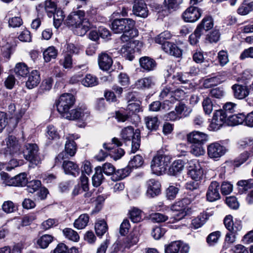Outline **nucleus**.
Returning a JSON list of instances; mask_svg holds the SVG:
<instances>
[{
    "instance_id": "nucleus-37",
    "label": "nucleus",
    "mask_w": 253,
    "mask_h": 253,
    "mask_svg": "<svg viewBox=\"0 0 253 253\" xmlns=\"http://www.w3.org/2000/svg\"><path fill=\"white\" fill-rule=\"evenodd\" d=\"M63 234L66 238L73 242H77L80 240L78 233L70 228H66L62 231Z\"/></svg>"
},
{
    "instance_id": "nucleus-21",
    "label": "nucleus",
    "mask_w": 253,
    "mask_h": 253,
    "mask_svg": "<svg viewBox=\"0 0 253 253\" xmlns=\"http://www.w3.org/2000/svg\"><path fill=\"white\" fill-rule=\"evenodd\" d=\"M221 126V109L216 110L213 115V117L208 129L210 130L217 131Z\"/></svg>"
},
{
    "instance_id": "nucleus-29",
    "label": "nucleus",
    "mask_w": 253,
    "mask_h": 253,
    "mask_svg": "<svg viewBox=\"0 0 253 253\" xmlns=\"http://www.w3.org/2000/svg\"><path fill=\"white\" fill-rule=\"evenodd\" d=\"M175 111L180 118L188 116L192 112V109L183 102H179L175 107Z\"/></svg>"
},
{
    "instance_id": "nucleus-49",
    "label": "nucleus",
    "mask_w": 253,
    "mask_h": 253,
    "mask_svg": "<svg viewBox=\"0 0 253 253\" xmlns=\"http://www.w3.org/2000/svg\"><path fill=\"white\" fill-rule=\"evenodd\" d=\"M65 150L67 154L70 156H74L77 150L76 143L74 141H66L65 145Z\"/></svg>"
},
{
    "instance_id": "nucleus-5",
    "label": "nucleus",
    "mask_w": 253,
    "mask_h": 253,
    "mask_svg": "<svg viewBox=\"0 0 253 253\" xmlns=\"http://www.w3.org/2000/svg\"><path fill=\"white\" fill-rule=\"evenodd\" d=\"M170 160L169 156L160 154L156 155L154 157L151 164L153 173L157 175L165 173Z\"/></svg>"
},
{
    "instance_id": "nucleus-33",
    "label": "nucleus",
    "mask_w": 253,
    "mask_h": 253,
    "mask_svg": "<svg viewBox=\"0 0 253 253\" xmlns=\"http://www.w3.org/2000/svg\"><path fill=\"white\" fill-rule=\"evenodd\" d=\"M95 230L98 236L103 235L108 230V226L106 222L102 219H98L95 224Z\"/></svg>"
},
{
    "instance_id": "nucleus-1",
    "label": "nucleus",
    "mask_w": 253,
    "mask_h": 253,
    "mask_svg": "<svg viewBox=\"0 0 253 253\" xmlns=\"http://www.w3.org/2000/svg\"><path fill=\"white\" fill-rule=\"evenodd\" d=\"M134 25L135 21L130 18L115 19L111 25V29L114 33H123L121 40L124 43L119 51L122 56L130 61L134 58V52H140L143 46L141 42L131 39L137 35V31L134 29Z\"/></svg>"
},
{
    "instance_id": "nucleus-19",
    "label": "nucleus",
    "mask_w": 253,
    "mask_h": 253,
    "mask_svg": "<svg viewBox=\"0 0 253 253\" xmlns=\"http://www.w3.org/2000/svg\"><path fill=\"white\" fill-rule=\"evenodd\" d=\"M234 96L238 99H242L249 95L250 89L247 86L235 84L232 86Z\"/></svg>"
},
{
    "instance_id": "nucleus-41",
    "label": "nucleus",
    "mask_w": 253,
    "mask_h": 253,
    "mask_svg": "<svg viewBox=\"0 0 253 253\" xmlns=\"http://www.w3.org/2000/svg\"><path fill=\"white\" fill-rule=\"evenodd\" d=\"M14 72L18 76L25 77L29 73V68L24 63H18L15 65Z\"/></svg>"
},
{
    "instance_id": "nucleus-9",
    "label": "nucleus",
    "mask_w": 253,
    "mask_h": 253,
    "mask_svg": "<svg viewBox=\"0 0 253 253\" xmlns=\"http://www.w3.org/2000/svg\"><path fill=\"white\" fill-rule=\"evenodd\" d=\"M187 174L193 180L198 181L202 179L204 169L197 160H192L188 162Z\"/></svg>"
},
{
    "instance_id": "nucleus-50",
    "label": "nucleus",
    "mask_w": 253,
    "mask_h": 253,
    "mask_svg": "<svg viewBox=\"0 0 253 253\" xmlns=\"http://www.w3.org/2000/svg\"><path fill=\"white\" fill-rule=\"evenodd\" d=\"M2 209L5 212L10 213L16 211L17 210V207L12 201H7L3 203Z\"/></svg>"
},
{
    "instance_id": "nucleus-64",
    "label": "nucleus",
    "mask_w": 253,
    "mask_h": 253,
    "mask_svg": "<svg viewBox=\"0 0 253 253\" xmlns=\"http://www.w3.org/2000/svg\"><path fill=\"white\" fill-rule=\"evenodd\" d=\"M53 253H71V248L69 250L65 244L60 243L53 250Z\"/></svg>"
},
{
    "instance_id": "nucleus-60",
    "label": "nucleus",
    "mask_w": 253,
    "mask_h": 253,
    "mask_svg": "<svg viewBox=\"0 0 253 253\" xmlns=\"http://www.w3.org/2000/svg\"><path fill=\"white\" fill-rule=\"evenodd\" d=\"M182 1L183 0H165L164 3L169 9L175 10Z\"/></svg>"
},
{
    "instance_id": "nucleus-35",
    "label": "nucleus",
    "mask_w": 253,
    "mask_h": 253,
    "mask_svg": "<svg viewBox=\"0 0 253 253\" xmlns=\"http://www.w3.org/2000/svg\"><path fill=\"white\" fill-rule=\"evenodd\" d=\"M57 50L54 46L48 47L43 52L44 61L48 62L52 59H55L57 55Z\"/></svg>"
},
{
    "instance_id": "nucleus-42",
    "label": "nucleus",
    "mask_w": 253,
    "mask_h": 253,
    "mask_svg": "<svg viewBox=\"0 0 253 253\" xmlns=\"http://www.w3.org/2000/svg\"><path fill=\"white\" fill-rule=\"evenodd\" d=\"M213 26V19L211 16L205 17L197 26V28H200V31L203 33V30L208 31L211 29Z\"/></svg>"
},
{
    "instance_id": "nucleus-43",
    "label": "nucleus",
    "mask_w": 253,
    "mask_h": 253,
    "mask_svg": "<svg viewBox=\"0 0 253 253\" xmlns=\"http://www.w3.org/2000/svg\"><path fill=\"white\" fill-rule=\"evenodd\" d=\"M53 237L48 234H45L41 236L37 241V245L42 249L46 248L51 243Z\"/></svg>"
},
{
    "instance_id": "nucleus-31",
    "label": "nucleus",
    "mask_w": 253,
    "mask_h": 253,
    "mask_svg": "<svg viewBox=\"0 0 253 253\" xmlns=\"http://www.w3.org/2000/svg\"><path fill=\"white\" fill-rule=\"evenodd\" d=\"M58 6L55 0H46L44 2V10L49 17H51Z\"/></svg>"
},
{
    "instance_id": "nucleus-38",
    "label": "nucleus",
    "mask_w": 253,
    "mask_h": 253,
    "mask_svg": "<svg viewBox=\"0 0 253 253\" xmlns=\"http://www.w3.org/2000/svg\"><path fill=\"white\" fill-rule=\"evenodd\" d=\"M253 10V1L248 2L244 1L238 9V14L246 15Z\"/></svg>"
},
{
    "instance_id": "nucleus-24",
    "label": "nucleus",
    "mask_w": 253,
    "mask_h": 253,
    "mask_svg": "<svg viewBox=\"0 0 253 253\" xmlns=\"http://www.w3.org/2000/svg\"><path fill=\"white\" fill-rule=\"evenodd\" d=\"M155 84V79L153 77H147L138 80L135 84V86L139 89H148L153 87Z\"/></svg>"
},
{
    "instance_id": "nucleus-47",
    "label": "nucleus",
    "mask_w": 253,
    "mask_h": 253,
    "mask_svg": "<svg viewBox=\"0 0 253 253\" xmlns=\"http://www.w3.org/2000/svg\"><path fill=\"white\" fill-rule=\"evenodd\" d=\"M59 7V9L56 10L52 16H53L54 25L56 28L60 26L65 17L63 11Z\"/></svg>"
},
{
    "instance_id": "nucleus-44",
    "label": "nucleus",
    "mask_w": 253,
    "mask_h": 253,
    "mask_svg": "<svg viewBox=\"0 0 253 253\" xmlns=\"http://www.w3.org/2000/svg\"><path fill=\"white\" fill-rule=\"evenodd\" d=\"M13 186H23L27 183V174L25 172L21 173L13 177Z\"/></svg>"
},
{
    "instance_id": "nucleus-52",
    "label": "nucleus",
    "mask_w": 253,
    "mask_h": 253,
    "mask_svg": "<svg viewBox=\"0 0 253 253\" xmlns=\"http://www.w3.org/2000/svg\"><path fill=\"white\" fill-rule=\"evenodd\" d=\"M14 157V158L13 159H12L9 161L8 166L6 168V170L7 171H10L15 168L21 166L24 164L23 158H19L17 157Z\"/></svg>"
},
{
    "instance_id": "nucleus-14",
    "label": "nucleus",
    "mask_w": 253,
    "mask_h": 253,
    "mask_svg": "<svg viewBox=\"0 0 253 253\" xmlns=\"http://www.w3.org/2000/svg\"><path fill=\"white\" fill-rule=\"evenodd\" d=\"M187 138L190 143L204 144L208 141V135L200 131H193L187 134Z\"/></svg>"
},
{
    "instance_id": "nucleus-39",
    "label": "nucleus",
    "mask_w": 253,
    "mask_h": 253,
    "mask_svg": "<svg viewBox=\"0 0 253 253\" xmlns=\"http://www.w3.org/2000/svg\"><path fill=\"white\" fill-rule=\"evenodd\" d=\"M46 136L49 140H57L59 139L60 135L57 128L53 125H48L46 128Z\"/></svg>"
},
{
    "instance_id": "nucleus-56",
    "label": "nucleus",
    "mask_w": 253,
    "mask_h": 253,
    "mask_svg": "<svg viewBox=\"0 0 253 253\" xmlns=\"http://www.w3.org/2000/svg\"><path fill=\"white\" fill-rule=\"evenodd\" d=\"M23 24V21L20 16H14L9 18L8 26L12 28L19 27Z\"/></svg>"
},
{
    "instance_id": "nucleus-55",
    "label": "nucleus",
    "mask_w": 253,
    "mask_h": 253,
    "mask_svg": "<svg viewBox=\"0 0 253 253\" xmlns=\"http://www.w3.org/2000/svg\"><path fill=\"white\" fill-rule=\"evenodd\" d=\"M143 164V158L139 155L134 156L129 162V166L131 168H138L141 167Z\"/></svg>"
},
{
    "instance_id": "nucleus-34",
    "label": "nucleus",
    "mask_w": 253,
    "mask_h": 253,
    "mask_svg": "<svg viewBox=\"0 0 253 253\" xmlns=\"http://www.w3.org/2000/svg\"><path fill=\"white\" fill-rule=\"evenodd\" d=\"M207 212L203 213L192 220L191 227L194 229L201 227L208 218Z\"/></svg>"
},
{
    "instance_id": "nucleus-45",
    "label": "nucleus",
    "mask_w": 253,
    "mask_h": 253,
    "mask_svg": "<svg viewBox=\"0 0 253 253\" xmlns=\"http://www.w3.org/2000/svg\"><path fill=\"white\" fill-rule=\"evenodd\" d=\"M190 152L196 157L203 155L205 154V150L203 147V144L191 143Z\"/></svg>"
},
{
    "instance_id": "nucleus-16",
    "label": "nucleus",
    "mask_w": 253,
    "mask_h": 253,
    "mask_svg": "<svg viewBox=\"0 0 253 253\" xmlns=\"http://www.w3.org/2000/svg\"><path fill=\"white\" fill-rule=\"evenodd\" d=\"M161 193V184L157 180L150 179L147 182V195L153 198L159 195Z\"/></svg>"
},
{
    "instance_id": "nucleus-7",
    "label": "nucleus",
    "mask_w": 253,
    "mask_h": 253,
    "mask_svg": "<svg viewBox=\"0 0 253 253\" xmlns=\"http://www.w3.org/2000/svg\"><path fill=\"white\" fill-rule=\"evenodd\" d=\"M3 142L5 143L6 145L3 150L5 155H10L19 158H22L20 145L16 137L13 135L8 136Z\"/></svg>"
},
{
    "instance_id": "nucleus-63",
    "label": "nucleus",
    "mask_w": 253,
    "mask_h": 253,
    "mask_svg": "<svg viewBox=\"0 0 253 253\" xmlns=\"http://www.w3.org/2000/svg\"><path fill=\"white\" fill-rule=\"evenodd\" d=\"M237 185L242 187L243 189L247 190L253 187V179L240 180L238 182Z\"/></svg>"
},
{
    "instance_id": "nucleus-18",
    "label": "nucleus",
    "mask_w": 253,
    "mask_h": 253,
    "mask_svg": "<svg viewBox=\"0 0 253 253\" xmlns=\"http://www.w3.org/2000/svg\"><path fill=\"white\" fill-rule=\"evenodd\" d=\"M98 62L100 68L104 71L109 70L113 64L112 57L105 52L101 53L98 56Z\"/></svg>"
},
{
    "instance_id": "nucleus-53",
    "label": "nucleus",
    "mask_w": 253,
    "mask_h": 253,
    "mask_svg": "<svg viewBox=\"0 0 253 253\" xmlns=\"http://www.w3.org/2000/svg\"><path fill=\"white\" fill-rule=\"evenodd\" d=\"M179 189L177 187L173 185H170L166 190V196L168 199L173 200L175 198L176 195L178 193Z\"/></svg>"
},
{
    "instance_id": "nucleus-57",
    "label": "nucleus",
    "mask_w": 253,
    "mask_h": 253,
    "mask_svg": "<svg viewBox=\"0 0 253 253\" xmlns=\"http://www.w3.org/2000/svg\"><path fill=\"white\" fill-rule=\"evenodd\" d=\"M37 219V216L34 213H31L25 215L22 220V225L23 226H28L33 223Z\"/></svg>"
},
{
    "instance_id": "nucleus-36",
    "label": "nucleus",
    "mask_w": 253,
    "mask_h": 253,
    "mask_svg": "<svg viewBox=\"0 0 253 253\" xmlns=\"http://www.w3.org/2000/svg\"><path fill=\"white\" fill-rule=\"evenodd\" d=\"M142 211L139 209L132 207L129 211V216L131 220L134 223H137L142 220Z\"/></svg>"
},
{
    "instance_id": "nucleus-46",
    "label": "nucleus",
    "mask_w": 253,
    "mask_h": 253,
    "mask_svg": "<svg viewBox=\"0 0 253 253\" xmlns=\"http://www.w3.org/2000/svg\"><path fill=\"white\" fill-rule=\"evenodd\" d=\"M221 82V81L220 76L214 77L205 79L203 83V85L205 88H210L220 84Z\"/></svg>"
},
{
    "instance_id": "nucleus-4",
    "label": "nucleus",
    "mask_w": 253,
    "mask_h": 253,
    "mask_svg": "<svg viewBox=\"0 0 253 253\" xmlns=\"http://www.w3.org/2000/svg\"><path fill=\"white\" fill-rule=\"evenodd\" d=\"M24 148V149L21 151L22 158L36 166L41 163L42 157L39 152V147L36 144H26Z\"/></svg>"
},
{
    "instance_id": "nucleus-2",
    "label": "nucleus",
    "mask_w": 253,
    "mask_h": 253,
    "mask_svg": "<svg viewBox=\"0 0 253 253\" xmlns=\"http://www.w3.org/2000/svg\"><path fill=\"white\" fill-rule=\"evenodd\" d=\"M75 102V98L72 94H63L56 101L57 110L63 118L68 120H86L90 116V111L85 105L70 110Z\"/></svg>"
},
{
    "instance_id": "nucleus-23",
    "label": "nucleus",
    "mask_w": 253,
    "mask_h": 253,
    "mask_svg": "<svg viewBox=\"0 0 253 253\" xmlns=\"http://www.w3.org/2000/svg\"><path fill=\"white\" fill-rule=\"evenodd\" d=\"M63 168L66 174H70L74 176L79 175L80 169L79 166L72 161H64Z\"/></svg>"
},
{
    "instance_id": "nucleus-13",
    "label": "nucleus",
    "mask_w": 253,
    "mask_h": 253,
    "mask_svg": "<svg viewBox=\"0 0 253 253\" xmlns=\"http://www.w3.org/2000/svg\"><path fill=\"white\" fill-rule=\"evenodd\" d=\"M80 78L79 76H74L71 78L70 82L74 84L81 81L82 84L86 87H92L98 84V79L95 76L90 74L85 75L82 80Z\"/></svg>"
},
{
    "instance_id": "nucleus-32",
    "label": "nucleus",
    "mask_w": 253,
    "mask_h": 253,
    "mask_svg": "<svg viewBox=\"0 0 253 253\" xmlns=\"http://www.w3.org/2000/svg\"><path fill=\"white\" fill-rule=\"evenodd\" d=\"M89 216L87 214H82L78 218L75 220L74 223V227L78 229H82L85 228L89 221Z\"/></svg>"
},
{
    "instance_id": "nucleus-51",
    "label": "nucleus",
    "mask_w": 253,
    "mask_h": 253,
    "mask_svg": "<svg viewBox=\"0 0 253 253\" xmlns=\"http://www.w3.org/2000/svg\"><path fill=\"white\" fill-rule=\"evenodd\" d=\"M27 190L28 192L31 193H34L41 186V181L39 180H34L29 181L27 183Z\"/></svg>"
},
{
    "instance_id": "nucleus-48",
    "label": "nucleus",
    "mask_w": 253,
    "mask_h": 253,
    "mask_svg": "<svg viewBox=\"0 0 253 253\" xmlns=\"http://www.w3.org/2000/svg\"><path fill=\"white\" fill-rule=\"evenodd\" d=\"M180 242L174 241L165 246V253H178L180 250Z\"/></svg>"
},
{
    "instance_id": "nucleus-58",
    "label": "nucleus",
    "mask_w": 253,
    "mask_h": 253,
    "mask_svg": "<svg viewBox=\"0 0 253 253\" xmlns=\"http://www.w3.org/2000/svg\"><path fill=\"white\" fill-rule=\"evenodd\" d=\"M58 224V221L57 219L54 218H49L42 223V229L47 230L57 226Z\"/></svg>"
},
{
    "instance_id": "nucleus-28",
    "label": "nucleus",
    "mask_w": 253,
    "mask_h": 253,
    "mask_svg": "<svg viewBox=\"0 0 253 253\" xmlns=\"http://www.w3.org/2000/svg\"><path fill=\"white\" fill-rule=\"evenodd\" d=\"M184 163L182 160H178L174 161L168 170V174L170 175H177L183 170Z\"/></svg>"
},
{
    "instance_id": "nucleus-17",
    "label": "nucleus",
    "mask_w": 253,
    "mask_h": 253,
    "mask_svg": "<svg viewBox=\"0 0 253 253\" xmlns=\"http://www.w3.org/2000/svg\"><path fill=\"white\" fill-rule=\"evenodd\" d=\"M139 233L138 230L135 229L129 233L122 244L125 249H129L136 245L139 241Z\"/></svg>"
},
{
    "instance_id": "nucleus-54",
    "label": "nucleus",
    "mask_w": 253,
    "mask_h": 253,
    "mask_svg": "<svg viewBox=\"0 0 253 253\" xmlns=\"http://www.w3.org/2000/svg\"><path fill=\"white\" fill-rule=\"evenodd\" d=\"M203 34V33L200 31L199 28H196L194 33L192 34L189 37V41L190 44L192 45L197 44Z\"/></svg>"
},
{
    "instance_id": "nucleus-25",
    "label": "nucleus",
    "mask_w": 253,
    "mask_h": 253,
    "mask_svg": "<svg viewBox=\"0 0 253 253\" xmlns=\"http://www.w3.org/2000/svg\"><path fill=\"white\" fill-rule=\"evenodd\" d=\"M139 64L140 67L146 71H151L156 68V62L150 57L144 56L140 58Z\"/></svg>"
},
{
    "instance_id": "nucleus-8",
    "label": "nucleus",
    "mask_w": 253,
    "mask_h": 253,
    "mask_svg": "<svg viewBox=\"0 0 253 253\" xmlns=\"http://www.w3.org/2000/svg\"><path fill=\"white\" fill-rule=\"evenodd\" d=\"M186 200L177 201L170 206V210L173 212H178L171 217L167 222L169 223H174L183 218L187 214L188 208L186 204Z\"/></svg>"
},
{
    "instance_id": "nucleus-26",
    "label": "nucleus",
    "mask_w": 253,
    "mask_h": 253,
    "mask_svg": "<svg viewBox=\"0 0 253 253\" xmlns=\"http://www.w3.org/2000/svg\"><path fill=\"white\" fill-rule=\"evenodd\" d=\"M185 92L179 88H175L173 87L172 98L171 100L166 99L164 102V108L169 109V104L173 103L174 100H178L183 98L185 96Z\"/></svg>"
},
{
    "instance_id": "nucleus-40",
    "label": "nucleus",
    "mask_w": 253,
    "mask_h": 253,
    "mask_svg": "<svg viewBox=\"0 0 253 253\" xmlns=\"http://www.w3.org/2000/svg\"><path fill=\"white\" fill-rule=\"evenodd\" d=\"M104 176L102 173L101 167L99 166L95 168V172L92 176V184L94 186L98 187L102 182Z\"/></svg>"
},
{
    "instance_id": "nucleus-27",
    "label": "nucleus",
    "mask_w": 253,
    "mask_h": 253,
    "mask_svg": "<svg viewBox=\"0 0 253 253\" xmlns=\"http://www.w3.org/2000/svg\"><path fill=\"white\" fill-rule=\"evenodd\" d=\"M40 81L39 72L37 70H33L29 76L28 80L26 83V85L29 89L33 88L38 85Z\"/></svg>"
},
{
    "instance_id": "nucleus-12",
    "label": "nucleus",
    "mask_w": 253,
    "mask_h": 253,
    "mask_svg": "<svg viewBox=\"0 0 253 253\" xmlns=\"http://www.w3.org/2000/svg\"><path fill=\"white\" fill-rule=\"evenodd\" d=\"M201 16V11L198 7L191 6L186 9L182 14V18L187 22H194Z\"/></svg>"
},
{
    "instance_id": "nucleus-22",
    "label": "nucleus",
    "mask_w": 253,
    "mask_h": 253,
    "mask_svg": "<svg viewBox=\"0 0 253 253\" xmlns=\"http://www.w3.org/2000/svg\"><path fill=\"white\" fill-rule=\"evenodd\" d=\"M162 48L166 53L176 57H179L181 55V50L176 44L166 41L162 45Z\"/></svg>"
},
{
    "instance_id": "nucleus-6",
    "label": "nucleus",
    "mask_w": 253,
    "mask_h": 253,
    "mask_svg": "<svg viewBox=\"0 0 253 253\" xmlns=\"http://www.w3.org/2000/svg\"><path fill=\"white\" fill-rule=\"evenodd\" d=\"M121 136L126 142L132 141L131 152L135 153L139 148L140 142V132L138 130L134 131L132 126H127L122 129Z\"/></svg>"
},
{
    "instance_id": "nucleus-59",
    "label": "nucleus",
    "mask_w": 253,
    "mask_h": 253,
    "mask_svg": "<svg viewBox=\"0 0 253 253\" xmlns=\"http://www.w3.org/2000/svg\"><path fill=\"white\" fill-rule=\"evenodd\" d=\"M18 39L23 42H30L32 41V37L29 31L24 29L19 34Z\"/></svg>"
},
{
    "instance_id": "nucleus-15",
    "label": "nucleus",
    "mask_w": 253,
    "mask_h": 253,
    "mask_svg": "<svg viewBox=\"0 0 253 253\" xmlns=\"http://www.w3.org/2000/svg\"><path fill=\"white\" fill-rule=\"evenodd\" d=\"M133 13L142 18H146L148 15V10L146 4L143 0L135 1L133 6Z\"/></svg>"
},
{
    "instance_id": "nucleus-62",
    "label": "nucleus",
    "mask_w": 253,
    "mask_h": 253,
    "mask_svg": "<svg viewBox=\"0 0 253 253\" xmlns=\"http://www.w3.org/2000/svg\"><path fill=\"white\" fill-rule=\"evenodd\" d=\"M225 203L227 205L233 209H237L239 207V204L237 199L234 196H230L226 198Z\"/></svg>"
},
{
    "instance_id": "nucleus-11",
    "label": "nucleus",
    "mask_w": 253,
    "mask_h": 253,
    "mask_svg": "<svg viewBox=\"0 0 253 253\" xmlns=\"http://www.w3.org/2000/svg\"><path fill=\"white\" fill-rule=\"evenodd\" d=\"M221 192V185L220 183L216 181L211 182L206 194L207 200L210 202H214L219 199Z\"/></svg>"
},
{
    "instance_id": "nucleus-3",
    "label": "nucleus",
    "mask_w": 253,
    "mask_h": 253,
    "mask_svg": "<svg viewBox=\"0 0 253 253\" xmlns=\"http://www.w3.org/2000/svg\"><path fill=\"white\" fill-rule=\"evenodd\" d=\"M84 12L78 10L71 13L65 20V24L78 36H84L91 27L88 20L84 18Z\"/></svg>"
},
{
    "instance_id": "nucleus-10",
    "label": "nucleus",
    "mask_w": 253,
    "mask_h": 253,
    "mask_svg": "<svg viewBox=\"0 0 253 253\" xmlns=\"http://www.w3.org/2000/svg\"><path fill=\"white\" fill-rule=\"evenodd\" d=\"M122 144V142L118 138L114 137L112 139L111 143L104 144V147L108 151L109 155L117 160L120 159L125 154L124 150L119 147Z\"/></svg>"
},
{
    "instance_id": "nucleus-20",
    "label": "nucleus",
    "mask_w": 253,
    "mask_h": 253,
    "mask_svg": "<svg viewBox=\"0 0 253 253\" xmlns=\"http://www.w3.org/2000/svg\"><path fill=\"white\" fill-rule=\"evenodd\" d=\"M208 154L211 158L218 160L221 156V145L219 142H214L208 147Z\"/></svg>"
},
{
    "instance_id": "nucleus-30",
    "label": "nucleus",
    "mask_w": 253,
    "mask_h": 253,
    "mask_svg": "<svg viewBox=\"0 0 253 253\" xmlns=\"http://www.w3.org/2000/svg\"><path fill=\"white\" fill-rule=\"evenodd\" d=\"M144 122L147 128L150 130H156L160 122L157 116H149L145 117Z\"/></svg>"
},
{
    "instance_id": "nucleus-61",
    "label": "nucleus",
    "mask_w": 253,
    "mask_h": 253,
    "mask_svg": "<svg viewBox=\"0 0 253 253\" xmlns=\"http://www.w3.org/2000/svg\"><path fill=\"white\" fill-rule=\"evenodd\" d=\"M119 83L122 86H127L130 84L128 76L125 73H121L118 76Z\"/></svg>"
}]
</instances>
